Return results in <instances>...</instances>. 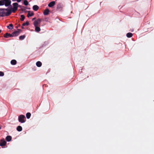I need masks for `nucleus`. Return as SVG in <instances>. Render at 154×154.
Here are the masks:
<instances>
[{
	"instance_id": "1",
	"label": "nucleus",
	"mask_w": 154,
	"mask_h": 154,
	"mask_svg": "<svg viewBox=\"0 0 154 154\" xmlns=\"http://www.w3.org/2000/svg\"><path fill=\"white\" fill-rule=\"evenodd\" d=\"M11 14V12L9 9L7 8H0V16L3 17L8 16Z\"/></svg>"
},
{
	"instance_id": "2",
	"label": "nucleus",
	"mask_w": 154,
	"mask_h": 154,
	"mask_svg": "<svg viewBox=\"0 0 154 154\" xmlns=\"http://www.w3.org/2000/svg\"><path fill=\"white\" fill-rule=\"evenodd\" d=\"M13 8L11 5H10V7L11 9H12V10L10 9V10L11 11V13L13 12V13H15L17 10L18 7H20L21 6L18 5L17 3L15 2L13 4Z\"/></svg>"
},
{
	"instance_id": "3",
	"label": "nucleus",
	"mask_w": 154,
	"mask_h": 154,
	"mask_svg": "<svg viewBox=\"0 0 154 154\" xmlns=\"http://www.w3.org/2000/svg\"><path fill=\"white\" fill-rule=\"evenodd\" d=\"M25 119V116L22 115H20L18 117V121L21 123H23L25 122L24 119Z\"/></svg>"
},
{
	"instance_id": "4",
	"label": "nucleus",
	"mask_w": 154,
	"mask_h": 154,
	"mask_svg": "<svg viewBox=\"0 0 154 154\" xmlns=\"http://www.w3.org/2000/svg\"><path fill=\"white\" fill-rule=\"evenodd\" d=\"M41 20L39 18L37 20H35L33 22V24L35 26H40V24L41 23Z\"/></svg>"
},
{
	"instance_id": "5",
	"label": "nucleus",
	"mask_w": 154,
	"mask_h": 154,
	"mask_svg": "<svg viewBox=\"0 0 154 154\" xmlns=\"http://www.w3.org/2000/svg\"><path fill=\"white\" fill-rule=\"evenodd\" d=\"M4 5L6 6H10L11 3V0H4Z\"/></svg>"
},
{
	"instance_id": "6",
	"label": "nucleus",
	"mask_w": 154,
	"mask_h": 154,
	"mask_svg": "<svg viewBox=\"0 0 154 154\" xmlns=\"http://www.w3.org/2000/svg\"><path fill=\"white\" fill-rule=\"evenodd\" d=\"M6 144V141L4 140V139H2L1 140L0 142V146H3L5 145Z\"/></svg>"
},
{
	"instance_id": "7",
	"label": "nucleus",
	"mask_w": 154,
	"mask_h": 154,
	"mask_svg": "<svg viewBox=\"0 0 154 154\" xmlns=\"http://www.w3.org/2000/svg\"><path fill=\"white\" fill-rule=\"evenodd\" d=\"M19 34V31H15L12 33L13 37H15L18 36Z\"/></svg>"
},
{
	"instance_id": "8",
	"label": "nucleus",
	"mask_w": 154,
	"mask_h": 154,
	"mask_svg": "<svg viewBox=\"0 0 154 154\" xmlns=\"http://www.w3.org/2000/svg\"><path fill=\"white\" fill-rule=\"evenodd\" d=\"M55 4V1H52L49 3L48 6L50 7H52L54 6Z\"/></svg>"
},
{
	"instance_id": "9",
	"label": "nucleus",
	"mask_w": 154,
	"mask_h": 154,
	"mask_svg": "<svg viewBox=\"0 0 154 154\" xmlns=\"http://www.w3.org/2000/svg\"><path fill=\"white\" fill-rule=\"evenodd\" d=\"M4 37L6 38H8L9 37H13V36L12 34H10V33H7L4 35Z\"/></svg>"
},
{
	"instance_id": "10",
	"label": "nucleus",
	"mask_w": 154,
	"mask_h": 154,
	"mask_svg": "<svg viewBox=\"0 0 154 154\" xmlns=\"http://www.w3.org/2000/svg\"><path fill=\"white\" fill-rule=\"evenodd\" d=\"M40 26H35V30L36 32H38L41 30V29L39 27Z\"/></svg>"
},
{
	"instance_id": "11",
	"label": "nucleus",
	"mask_w": 154,
	"mask_h": 154,
	"mask_svg": "<svg viewBox=\"0 0 154 154\" xmlns=\"http://www.w3.org/2000/svg\"><path fill=\"white\" fill-rule=\"evenodd\" d=\"M49 10L48 8H47L44 11L43 14L45 15H47L49 14Z\"/></svg>"
},
{
	"instance_id": "12",
	"label": "nucleus",
	"mask_w": 154,
	"mask_h": 154,
	"mask_svg": "<svg viewBox=\"0 0 154 154\" xmlns=\"http://www.w3.org/2000/svg\"><path fill=\"white\" fill-rule=\"evenodd\" d=\"M39 7L37 5H34L33 6L32 8L33 10L37 11L39 9Z\"/></svg>"
},
{
	"instance_id": "13",
	"label": "nucleus",
	"mask_w": 154,
	"mask_h": 154,
	"mask_svg": "<svg viewBox=\"0 0 154 154\" xmlns=\"http://www.w3.org/2000/svg\"><path fill=\"white\" fill-rule=\"evenodd\" d=\"M28 14L27 15V17H31L33 16L34 14L33 12H31L30 11H28Z\"/></svg>"
},
{
	"instance_id": "14",
	"label": "nucleus",
	"mask_w": 154,
	"mask_h": 154,
	"mask_svg": "<svg viewBox=\"0 0 154 154\" xmlns=\"http://www.w3.org/2000/svg\"><path fill=\"white\" fill-rule=\"evenodd\" d=\"M11 139L12 137L10 136H7L6 138V140L8 142L10 141L11 140Z\"/></svg>"
},
{
	"instance_id": "15",
	"label": "nucleus",
	"mask_w": 154,
	"mask_h": 154,
	"mask_svg": "<svg viewBox=\"0 0 154 154\" xmlns=\"http://www.w3.org/2000/svg\"><path fill=\"white\" fill-rule=\"evenodd\" d=\"M11 63L12 65H15L17 63V61L15 60H11Z\"/></svg>"
},
{
	"instance_id": "16",
	"label": "nucleus",
	"mask_w": 154,
	"mask_h": 154,
	"mask_svg": "<svg viewBox=\"0 0 154 154\" xmlns=\"http://www.w3.org/2000/svg\"><path fill=\"white\" fill-rule=\"evenodd\" d=\"M36 65L38 67H40L42 65V63L40 61H38L36 63Z\"/></svg>"
},
{
	"instance_id": "17",
	"label": "nucleus",
	"mask_w": 154,
	"mask_h": 154,
	"mask_svg": "<svg viewBox=\"0 0 154 154\" xmlns=\"http://www.w3.org/2000/svg\"><path fill=\"white\" fill-rule=\"evenodd\" d=\"M17 130L18 131H22V128L20 126H18L17 128Z\"/></svg>"
},
{
	"instance_id": "18",
	"label": "nucleus",
	"mask_w": 154,
	"mask_h": 154,
	"mask_svg": "<svg viewBox=\"0 0 154 154\" xmlns=\"http://www.w3.org/2000/svg\"><path fill=\"white\" fill-rule=\"evenodd\" d=\"M133 36V34L130 32L126 34V36L128 38H131Z\"/></svg>"
},
{
	"instance_id": "19",
	"label": "nucleus",
	"mask_w": 154,
	"mask_h": 154,
	"mask_svg": "<svg viewBox=\"0 0 154 154\" xmlns=\"http://www.w3.org/2000/svg\"><path fill=\"white\" fill-rule=\"evenodd\" d=\"M8 28L9 29H12L13 28V26L12 24H10L9 25L7 26Z\"/></svg>"
},
{
	"instance_id": "20",
	"label": "nucleus",
	"mask_w": 154,
	"mask_h": 154,
	"mask_svg": "<svg viewBox=\"0 0 154 154\" xmlns=\"http://www.w3.org/2000/svg\"><path fill=\"white\" fill-rule=\"evenodd\" d=\"M26 116L27 119H29L30 117L31 114L30 112H28L26 114Z\"/></svg>"
},
{
	"instance_id": "21",
	"label": "nucleus",
	"mask_w": 154,
	"mask_h": 154,
	"mask_svg": "<svg viewBox=\"0 0 154 154\" xmlns=\"http://www.w3.org/2000/svg\"><path fill=\"white\" fill-rule=\"evenodd\" d=\"M25 37V35H21L19 37V39L21 40H23Z\"/></svg>"
},
{
	"instance_id": "22",
	"label": "nucleus",
	"mask_w": 154,
	"mask_h": 154,
	"mask_svg": "<svg viewBox=\"0 0 154 154\" xmlns=\"http://www.w3.org/2000/svg\"><path fill=\"white\" fill-rule=\"evenodd\" d=\"M21 18L20 20L21 21H23L25 19V16L23 15H21L20 16Z\"/></svg>"
},
{
	"instance_id": "23",
	"label": "nucleus",
	"mask_w": 154,
	"mask_h": 154,
	"mask_svg": "<svg viewBox=\"0 0 154 154\" xmlns=\"http://www.w3.org/2000/svg\"><path fill=\"white\" fill-rule=\"evenodd\" d=\"M23 4L27 6L28 5L29 3L27 0H25L24 1Z\"/></svg>"
},
{
	"instance_id": "24",
	"label": "nucleus",
	"mask_w": 154,
	"mask_h": 154,
	"mask_svg": "<svg viewBox=\"0 0 154 154\" xmlns=\"http://www.w3.org/2000/svg\"><path fill=\"white\" fill-rule=\"evenodd\" d=\"M29 25V23L28 21L26 22L25 23H23V26H25L26 25L28 26Z\"/></svg>"
},
{
	"instance_id": "25",
	"label": "nucleus",
	"mask_w": 154,
	"mask_h": 154,
	"mask_svg": "<svg viewBox=\"0 0 154 154\" xmlns=\"http://www.w3.org/2000/svg\"><path fill=\"white\" fill-rule=\"evenodd\" d=\"M4 5V0H0V6L3 5Z\"/></svg>"
},
{
	"instance_id": "26",
	"label": "nucleus",
	"mask_w": 154,
	"mask_h": 154,
	"mask_svg": "<svg viewBox=\"0 0 154 154\" xmlns=\"http://www.w3.org/2000/svg\"><path fill=\"white\" fill-rule=\"evenodd\" d=\"M4 73L1 71H0V76H2L4 75Z\"/></svg>"
},
{
	"instance_id": "27",
	"label": "nucleus",
	"mask_w": 154,
	"mask_h": 154,
	"mask_svg": "<svg viewBox=\"0 0 154 154\" xmlns=\"http://www.w3.org/2000/svg\"><path fill=\"white\" fill-rule=\"evenodd\" d=\"M21 0H17V1L18 2H20L21 1Z\"/></svg>"
},
{
	"instance_id": "28",
	"label": "nucleus",
	"mask_w": 154,
	"mask_h": 154,
	"mask_svg": "<svg viewBox=\"0 0 154 154\" xmlns=\"http://www.w3.org/2000/svg\"><path fill=\"white\" fill-rule=\"evenodd\" d=\"M18 30L17 31H19V33L22 31V30L21 29H18Z\"/></svg>"
},
{
	"instance_id": "29",
	"label": "nucleus",
	"mask_w": 154,
	"mask_h": 154,
	"mask_svg": "<svg viewBox=\"0 0 154 154\" xmlns=\"http://www.w3.org/2000/svg\"><path fill=\"white\" fill-rule=\"evenodd\" d=\"M35 19H36L35 17L33 18L32 19V20H35Z\"/></svg>"
},
{
	"instance_id": "30",
	"label": "nucleus",
	"mask_w": 154,
	"mask_h": 154,
	"mask_svg": "<svg viewBox=\"0 0 154 154\" xmlns=\"http://www.w3.org/2000/svg\"><path fill=\"white\" fill-rule=\"evenodd\" d=\"M13 2L17 1V0H12Z\"/></svg>"
},
{
	"instance_id": "31",
	"label": "nucleus",
	"mask_w": 154,
	"mask_h": 154,
	"mask_svg": "<svg viewBox=\"0 0 154 154\" xmlns=\"http://www.w3.org/2000/svg\"><path fill=\"white\" fill-rule=\"evenodd\" d=\"M23 26H21V28H22V29H23V28H23Z\"/></svg>"
},
{
	"instance_id": "32",
	"label": "nucleus",
	"mask_w": 154,
	"mask_h": 154,
	"mask_svg": "<svg viewBox=\"0 0 154 154\" xmlns=\"http://www.w3.org/2000/svg\"><path fill=\"white\" fill-rule=\"evenodd\" d=\"M1 32H2V30H0V33H1Z\"/></svg>"
},
{
	"instance_id": "33",
	"label": "nucleus",
	"mask_w": 154,
	"mask_h": 154,
	"mask_svg": "<svg viewBox=\"0 0 154 154\" xmlns=\"http://www.w3.org/2000/svg\"><path fill=\"white\" fill-rule=\"evenodd\" d=\"M58 5L57 6V9L58 8Z\"/></svg>"
},
{
	"instance_id": "34",
	"label": "nucleus",
	"mask_w": 154,
	"mask_h": 154,
	"mask_svg": "<svg viewBox=\"0 0 154 154\" xmlns=\"http://www.w3.org/2000/svg\"><path fill=\"white\" fill-rule=\"evenodd\" d=\"M1 129V127H0V129Z\"/></svg>"
}]
</instances>
